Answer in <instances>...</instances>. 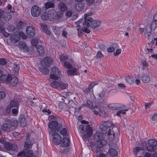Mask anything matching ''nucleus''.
Returning a JSON list of instances; mask_svg holds the SVG:
<instances>
[{
    "instance_id": "f257e3e1",
    "label": "nucleus",
    "mask_w": 157,
    "mask_h": 157,
    "mask_svg": "<svg viewBox=\"0 0 157 157\" xmlns=\"http://www.w3.org/2000/svg\"><path fill=\"white\" fill-rule=\"evenodd\" d=\"M113 127L112 123L110 121H103L100 125V129L102 131H105L106 134L108 136H111L112 139L114 138L115 135L112 130Z\"/></svg>"
},
{
    "instance_id": "f03ea898",
    "label": "nucleus",
    "mask_w": 157,
    "mask_h": 157,
    "mask_svg": "<svg viewBox=\"0 0 157 157\" xmlns=\"http://www.w3.org/2000/svg\"><path fill=\"white\" fill-rule=\"evenodd\" d=\"M48 20L52 21L59 22L62 19L63 13L61 11L56 12L54 9H51L48 11Z\"/></svg>"
},
{
    "instance_id": "7ed1b4c3",
    "label": "nucleus",
    "mask_w": 157,
    "mask_h": 157,
    "mask_svg": "<svg viewBox=\"0 0 157 157\" xmlns=\"http://www.w3.org/2000/svg\"><path fill=\"white\" fill-rule=\"evenodd\" d=\"M153 20L151 24H148L145 29V35L147 38L149 39L151 35L152 30H155L157 27V14L155 15Z\"/></svg>"
},
{
    "instance_id": "20e7f679",
    "label": "nucleus",
    "mask_w": 157,
    "mask_h": 157,
    "mask_svg": "<svg viewBox=\"0 0 157 157\" xmlns=\"http://www.w3.org/2000/svg\"><path fill=\"white\" fill-rule=\"evenodd\" d=\"M3 81L6 82L9 85L13 86H16L19 81L18 78L15 77H12L11 75L8 74L2 77Z\"/></svg>"
},
{
    "instance_id": "39448f33",
    "label": "nucleus",
    "mask_w": 157,
    "mask_h": 157,
    "mask_svg": "<svg viewBox=\"0 0 157 157\" xmlns=\"http://www.w3.org/2000/svg\"><path fill=\"white\" fill-rule=\"evenodd\" d=\"M49 133L53 137V140L55 144L58 145L59 144L62 140L61 136L59 133L55 132L53 130H51Z\"/></svg>"
},
{
    "instance_id": "423d86ee",
    "label": "nucleus",
    "mask_w": 157,
    "mask_h": 157,
    "mask_svg": "<svg viewBox=\"0 0 157 157\" xmlns=\"http://www.w3.org/2000/svg\"><path fill=\"white\" fill-rule=\"evenodd\" d=\"M92 14V12H91L87 13L84 14V21L82 23V25L83 26V31L85 32L86 33H89L90 32V30L87 29L90 25L89 23L88 22V21L89 17H88L91 15Z\"/></svg>"
},
{
    "instance_id": "0eeeda50",
    "label": "nucleus",
    "mask_w": 157,
    "mask_h": 157,
    "mask_svg": "<svg viewBox=\"0 0 157 157\" xmlns=\"http://www.w3.org/2000/svg\"><path fill=\"white\" fill-rule=\"evenodd\" d=\"M48 127L52 130H54L55 132L59 131L62 128V124L58 121H53L48 125Z\"/></svg>"
},
{
    "instance_id": "6e6552de",
    "label": "nucleus",
    "mask_w": 157,
    "mask_h": 157,
    "mask_svg": "<svg viewBox=\"0 0 157 157\" xmlns=\"http://www.w3.org/2000/svg\"><path fill=\"white\" fill-rule=\"evenodd\" d=\"M52 73L50 75V78L51 79L57 80L61 75V72L56 67H53L51 68Z\"/></svg>"
},
{
    "instance_id": "1a4fd4ad",
    "label": "nucleus",
    "mask_w": 157,
    "mask_h": 157,
    "mask_svg": "<svg viewBox=\"0 0 157 157\" xmlns=\"http://www.w3.org/2000/svg\"><path fill=\"white\" fill-rule=\"evenodd\" d=\"M80 132L81 134L92 132V129L90 125L87 124H82L79 126Z\"/></svg>"
},
{
    "instance_id": "9d476101",
    "label": "nucleus",
    "mask_w": 157,
    "mask_h": 157,
    "mask_svg": "<svg viewBox=\"0 0 157 157\" xmlns=\"http://www.w3.org/2000/svg\"><path fill=\"white\" fill-rule=\"evenodd\" d=\"M41 9L37 6L34 5L31 9V14L34 17H37L41 13Z\"/></svg>"
},
{
    "instance_id": "9b49d317",
    "label": "nucleus",
    "mask_w": 157,
    "mask_h": 157,
    "mask_svg": "<svg viewBox=\"0 0 157 157\" xmlns=\"http://www.w3.org/2000/svg\"><path fill=\"white\" fill-rule=\"evenodd\" d=\"M4 147L8 151H16L18 149V147L16 144L8 142L4 143Z\"/></svg>"
},
{
    "instance_id": "f8f14e48",
    "label": "nucleus",
    "mask_w": 157,
    "mask_h": 157,
    "mask_svg": "<svg viewBox=\"0 0 157 157\" xmlns=\"http://www.w3.org/2000/svg\"><path fill=\"white\" fill-rule=\"evenodd\" d=\"M26 32L28 37H33L35 35V29L31 26H28L26 28Z\"/></svg>"
},
{
    "instance_id": "ddd939ff",
    "label": "nucleus",
    "mask_w": 157,
    "mask_h": 157,
    "mask_svg": "<svg viewBox=\"0 0 157 157\" xmlns=\"http://www.w3.org/2000/svg\"><path fill=\"white\" fill-rule=\"evenodd\" d=\"M88 21L90 22L91 27L93 29L98 27L101 24L100 21L94 20L93 18L91 17H89Z\"/></svg>"
},
{
    "instance_id": "4468645a",
    "label": "nucleus",
    "mask_w": 157,
    "mask_h": 157,
    "mask_svg": "<svg viewBox=\"0 0 157 157\" xmlns=\"http://www.w3.org/2000/svg\"><path fill=\"white\" fill-rule=\"evenodd\" d=\"M20 102L19 99L14 98L10 101L9 107L10 108L13 107L18 108Z\"/></svg>"
},
{
    "instance_id": "2eb2a0df",
    "label": "nucleus",
    "mask_w": 157,
    "mask_h": 157,
    "mask_svg": "<svg viewBox=\"0 0 157 157\" xmlns=\"http://www.w3.org/2000/svg\"><path fill=\"white\" fill-rule=\"evenodd\" d=\"M82 20L81 19L78 21L76 22L75 23V24L76 25V26L77 27H79L77 29V30L78 32V34L79 36L82 35V31L84 32V31H83L82 29L83 28V26L82 25Z\"/></svg>"
},
{
    "instance_id": "dca6fc26",
    "label": "nucleus",
    "mask_w": 157,
    "mask_h": 157,
    "mask_svg": "<svg viewBox=\"0 0 157 157\" xmlns=\"http://www.w3.org/2000/svg\"><path fill=\"white\" fill-rule=\"evenodd\" d=\"M104 138V134L100 132H97L95 133L93 136V139L96 141L102 140Z\"/></svg>"
},
{
    "instance_id": "f3484780",
    "label": "nucleus",
    "mask_w": 157,
    "mask_h": 157,
    "mask_svg": "<svg viewBox=\"0 0 157 157\" xmlns=\"http://www.w3.org/2000/svg\"><path fill=\"white\" fill-rule=\"evenodd\" d=\"M52 62V59L49 57H46L41 61V64L44 67L48 66Z\"/></svg>"
},
{
    "instance_id": "a211bd4d",
    "label": "nucleus",
    "mask_w": 157,
    "mask_h": 157,
    "mask_svg": "<svg viewBox=\"0 0 157 157\" xmlns=\"http://www.w3.org/2000/svg\"><path fill=\"white\" fill-rule=\"evenodd\" d=\"M142 81L144 83H148L150 81V77L148 74L143 73L140 77Z\"/></svg>"
},
{
    "instance_id": "6ab92c4d",
    "label": "nucleus",
    "mask_w": 157,
    "mask_h": 157,
    "mask_svg": "<svg viewBox=\"0 0 157 157\" xmlns=\"http://www.w3.org/2000/svg\"><path fill=\"white\" fill-rule=\"evenodd\" d=\"M98 111L97 110H94L93 111V112L96 115L99 114V115L101 117H105L106 116V113L104 111L103 107H100L98 109Z\"/></svg>"
},
{
    "instance_id": "aec40b11",
    "label": "nucleus",
    "mask_w": 157,
    "mask_h": 157,
    "mask_svg": "<svg viewBox=\"0 0 157 157\" xmlns=\"http://www.w3.org/2000/svg\"><path fill=\"white\" fill-rule=\"evenodd\" d=\"M10 40L13 43H15L20 40V36L18 34H14L10 37Z\"/></svg>"
},
{
    "instance_id": "412c9836",
    "label": "nucleus",
    "mask_w": 157,
    "mask_h": 157,
    "mask_svg": "<svg viewBox=\"0 0 157 157\" xmlns=\"http://www.w3.org/2000/svg\"><path fill=\"white\" fill-rule=\"evenodd\" d=\"M25 118L24 115H20L19 118V121L20 123L21 126L22 127H25L26 125Z\"/></svg>"
},
{
    "instance_id": "4be33fe9",
    "label": "nucleus",
    "mask_w": 157,
    "mask_h": 157,
    "mask_svg": "<svg viewBox=\"0 0 157 157\" xmlns=\"http://www.w3.org/2000/svg\"><path fill=\"white\" fill-rule=\"evenodd\" d=\"M70 139L68 137H65L63 138L62 140V143L60 145L61 147L68 146L70 145Z\"/></svg>"
},
{
    "instance_id": "5701e85b",
    "label": "nucleus",
    "mask_w": 157,
    "mask_h": 157,
    "mask_svg": "<svg viewBox=\"0 0 157 157\" xmlns=\"http://www.w3.org/2000/svg\"><path fill=\"white\" fill-rule=\"evenodd\" d=\"M58 8L60 10L61 12L63 13V12L66 11L67 9V7L66 4L63 2H60L58 5Z\"/></svg>"
},
{
    "instance_id": "b1692460",
    "label": "nucleus",
    "mask_w": 157,
    "mask_h": 157,
    "mask_svg": "<svg viewBox=\"0 0 157 157\" xmlns=\"http://www.w3.org/2000/svg\"><path fill=\"white\" fill-rule=\"evenodd\" d=\"M5 121L6 123H4L1 126L2 129L4 131L9 130L11 128L10 126L7 119H6Z\"/></svg>"
},
{
    "instance_id": "393cba45",
    "label": "nucleus",
    "mask_w": 157,
    "mask_h": 157,
    "mask_svg": "<svg viewBox=\"0 0 157 157\" xmlns=\"http://www.w3.org/2000/svg\"><path fill=\"white\" fill-rule=\"evenodd\" d=\"M67 73L70 75H78L79 74V73L77 71V70L75 68H74L71 70H68L67 71Z\"/></svg>"
},
{
    "instance_id": "a878e982",
    "label": "nucleus",
    "mask_w": 157,
    "mask_h": 157,
    "mask_svg": "<svg viewBox=\"0 0 157 157\" xmlns=\"http://www.w3.org/2000/svg\"><path fill=\"white\" fill-rule=\"evenodd\" d=\"M36 50L39 55L40 56H43L44 55V49L41 45H38L36 47Z\"/></svg>"
},
{
    "instance_id": "bb28decb",
    "label": "nucleus",
    "mask_w": 157,
    "mask_h": 157,
    "mask_svg": "<svg viewBox=\"0 0 157 157\" xmlns=\"http://www.w3.org/2000/svg\"><path fill=\"white\" fill-rule=\"evenodd\" d=\"M96 141V145L99 148L102 147L103 146L106 145L107 143L106 141L104 139Z\"/></svg>"
},
{
    "instance_id": "cd10ccee",
    "label": "nucleus",
    "mask_w": 157,
    "mask_h": 157,
    "mask_svg": "<svg viewBox=\"0 0 157 157\" xmlns=\"http://www.w3.org/2000/svg\"><path fill=\"white\" fill-rule=\"evenodd\" d=\"M41 29L43 31L48 35L51 34V32L48 29L47 26L45 24H40Z\"/></svg>"
},
{
    "instance_id": "c85d7f7f",
    "label": "nucleus",
    "mask_w": 157,
    "mask_h": 157,
    "mask_svg": "<svg viewBox=\"0 0 157 157\" xmlns=\"http://www.w3.org/2000/svg\"><path fill=\"white\" fill-rule=\"evenodd\" d=\"M84 4L82 3H79L76 4L75 6V9L78 11H81L84 8Z\"/></svg>"
},
{
    "instance_id": "c756f323",
    "label": "nucleus",
    "mask_w": 157,
    "mask_h": 157,
    "mask_svg": "<svg viewBox=\"0 0 157 157\" xmlns=\"http://www.w3.org/2000/svg\"><path fill=\"white\" fill-rule=\"evenodd\" d=\"M12 18L11 14L9 13L5 12L2 18L6 21H8L10 20Z\"/></svg>"
},
{
    "instance_id": "7c9ffc66",
    "label": "nucleus",
    "mask_w": 157,
    "mask_h": 157,
    "mask_svg": "<svg viewBox=\"0 0 157 157\" xmlns=\"http://www.w3.org/2000/svg\"><path fill=\"white\" fill-rule=\"evenodd\" d=\"M126 82L128 84H132L134 82V79L130 76H128L126 77L125 78Z\"/></svg>"
},
{
    "instance_id": "2f4dec72",
    "label": "nucleus",
    "mask_w": 157,
    "mask_h": 157,
    "mask_svg": "<svg viewBox=\"0 0 157 157\" xmlns=\"http://www.w3.org/2000/svg\"><path fill=\"white\" fill-rule=\"evenodd\" d=\"M27 25L26 23L24 21H18L17 22V27L18 29L25 27Z\"/></svg>"
},
{
    "instance_id": "473e14b6",
    "label": "nucleus",
    "mask_w": 157,
    "mask_h": 157,
    "mask_svg": "<svg viewBox=\"0 0 157 157\" xmlns=\"http://www.w3.org/2000/svg\"><path fill=\"white\" fill-rule=\"evenodd\" d=\"M13 67L15 74L18 75L19 70V65L16 63H14L13 64Z\"/></svg>"
},
{
    "instance_id": "72a5a7b5",
    "label": "nucleus",
    "mask_w": 157,
    "mask_h": 157,
    "mask_svg": "<svg viewBox=\"0 0 157 157\" xmlns=\"http://www.w3.org/2000/svg\"><path fill=\"white\" fill-rule=\"evenodd\" d=\"M7 120L10 126V128H11L12 126L15 127L17 124L18 122L17 120H14L10 121V120L7 119Z\"/></svg>"
},
{
    "instance_id": "f704fd0d",
    "label": "nucleus",
    "mask_w": 157,
    "mask_h": 157,
    "mask_svg": "<svg viewBox=\"0 0 157 157\" xmlns=\"http://www.w3.org/2000/svg\"><path fill=\"white\" fill-rule=\"evenodd\" d=\"M109 153L112 156H115L117 155L118 152L115 149L113 148L110 149L109 150Z\"/></svg>"
},
{
    "instance_id": "c9c22d12",
    "label": "nucleus",
    "mask_w": 157,
    "mask_h": 157,
    "mask_svg": "<svg viewBox=\"0 0 157 157\" xmlns=\"http://www.w3.org/2000/svg\"><path fill=\"white\" fill-rule=\"evenodd\" d=\"M32 145V144L31 142L27 138L24 144L25 148L26 149H30Z\"/></svg>"
},
{
    "instance_id": "e433bc0d",
    "label": "nucleus",
    "mask_w": 157,
    "mask_h": 157,
    "mask_svg": "<svg viewBox=\"0 0 157 157\" xmlns=\"http://www.w3.org/2000/svg\"><path fill=\"white\" fill-rule=\"evenodd\" d=\"M148 143L149 145H151L155 147L157 145V141L154 139L149 140Z\"/></svg>"
},
{
    "instance_id": "4c0bfd02",
    "label": "nucleus",
    "mask_w": 157,
    "mask_h": 157,
    "mask_svg": "<svg viewBox=\"0 0 157 157\" xmlns=\"http://www.w3.org/2000/svg\"><path fill=\"white\" fill-rule=\"evenodd\" d=\"M54 4L53 2H47L45 4V7L46 9H48L50 8L54 7Z\"/></svg>"
},
{
    "instance_id": "58836bf2",
    "label": "nucleus",
    "mask_w": 157,
    "mask_h": 157,
    "mask_svg": "<svg viewBox=\"0 0 157 157\" xmlns=\"http://www.w3.org/2000/svg\"><path fill=\"white\" fill-rule=\"evenodd\" d=\"M42 67H43L40 68L39 69L40 71L44 75L48 74L49 72V70L45 67H44L42 66Z\"/></svg>"
},
{
    "instance_id": "ea45409f",
    "label": "nucleus",
    "mask_w": 157,
    "mask_h": 157,
    "mask_svg": "<svg viewBox=\"0 0 157 157\" xmlns=\"http://www.w3.org/2000/svg\"><path fill=\"white\" fill-rule=\"evenodd\" d=\"M108 108L112 110H117V106L115 104L112 103L108 104L107 105Z\"/></svg>"
},
{
    "instance_id": "a19ab883",
    "label": "nucleus",
    "mask_w": 157,
    "mask_h": 157,
    "mask_svg": "<svg viewBox=\"0 0 157 157\" xmlns=\"http://www.w3.org/2000/svg\"><path fill=\"white\" fill-rule=\"evenodd\" d=\"M51 86L54 88H57L60 86V83L55 81H52L51 83Z\"/></svg>"
},
{
    "instance_id": "79ce46f5",
    "label": "nucleus",
    "mask_w": 157,
    "mask_h": 157,
    "mask_svg": "<svg viewBox=\"0 0 157 157\" xmlns=\"http://www.w3.org/2000/svg\"><path fill=\"white\" fill-rule=\"evenodd\" d=\"M93 103L90 101H87L86 102V104H84L82 105L83 106H86V105L90 108L91 109H94V108L93 106Z\"/></svg>"
},
{
    "instance_id": "37998d69",
    "label": "nucleus",
    "mask_w": 157,
    "mask_h": 157,
    "mask_svg": "<svg viewBox=\"0 0 157 157\" xmlns=\"http://www.w3.org/2000/svg\"><path fill=\"white\" fill-rule=\"evenodd\" d=\"M61 89H66L68 88V84L62 82L60 83L59 87Z\"/></svg>"
},
{
    "instance_id": "c03bdc74",
    "label": "nucleus",
    "mask_w": 157,
    "mask_h": 157,
    "mask_svg": "<svg viewBox=\"0 0 157 157\" xmlns=\"http://www.w3.org/2000/svg\"><path fill=\"white\" fill-rule=\"evenodd\" d=\"M63 65L64 67L67 68H72V67L71 64L67 61L64 62Z\"/></svg>"
},
{
    "instance_id": "a18cd8bd",
    "label": "nucleus",
    "mask_w": 157,
    "mask_h": 157,
    "mask_svg": "<svg viewBox=\"0 0 157 157\" xmlns=\"http://www.w3.org/2000/svg\"><path fill=\"white\" fill-rule=\"evenodd\" d=\"M59 107L61 109H63L65 111H67V109H66V108H67V107L66 105L63 103H61L59 104Z\"/></svg>"
},
{
    "instance_id": "49530a36",
    "label": "nucleus",
    "mask_w": 157,
    "mask_h": 157,
    "mask_svg": "<svg viewBox=\"0 0 157 157\" xmlns=\"http://www.w3.org/2000/svg\"><path fill=\"white\" fill-rule=\"evenodd\" d=\"M20 48L21 49H25L27 48V45L25 44L23 42H20L19 44Z\"/></svg>"
},
{
    "instance_id": "de8ad7c7",
    "label": "nucleus",
    "mask_w": 157,
    "mask_h": 157,
    "mask_svg": "<svg viewBox=\"0 0 157 157\" xmlns=\"http://www.w3.org/2000/svg\"><path fill=\"white\" fill-rule=\"evenodd\" d=\"M41 19L44 21L48 20V14L46 13H43L41 16Z\"/></svg>"
},
{
    "instance_id": "09e8293b",
    "label": "nucleus",
    "mask_w": 157,
    "mask_h": 157,
    "mask_svg": "<svg viewBox=\"0 0 157 157\" xmlns=\"http://www.w3.org/2000/svg\"><path fill=\"white\" fill-rule=\"evenodd\" d=\"M142 64L143 65L142 69L143 70H144L148 66V64L146 60H143L142 61Z\"/></svg>"
},
{
    "instance_id": "8fccbe9b",
    "label": "nucleus",
    "mask_w": 157,
    "mask_h": 157,
    "mask_svg": "<svg viewBox=\"0 0 157 157\" xmlns=\"http://www.w3.org/2000/svg\"><path fill=\"white\" fill-rule=\"evenodd\" d=\"M31 43L33 46H36L38 43V39L36 38H34L31 40Z\"/></svg>"
},
{
    "instance_id": "3c124183",
    "label": "nucleus",
    "mask_w": 157,
    "mask_h": 157,
    "mask_svg": "<svg viewBox=\"0 0 157 157\" xmlns=\"http://www.w3.org/2000/svg\"><path fill=\"white\" fill-rule=\"evenodd\" d=\"M92 134V132H90V133H86L84 134H82V138L83 139L87 138L89 136H91Z\"/></svg>"
},
{
    "instance_id": "603ef678",
    "label": "nucleus",
    "mask_w": 157,
    "mask_h": 157,
    "mask_svg": "<svg viewBox=\"0 0 157 157\" xmlns=\"http://www.w3.org/2000/svg\"><path fill=\"white\" fill-rule=\"evenodd\" d=\"M18 35H19L20 38L21 37L22 39H25L27 38V36L25 35V34L22 32H20L19 33ZM20 39L21 38H20Z\"/></svg>"
},
{
    "instance_id": "864d4df0",
    "label": "nucleus",
    "mask_w": 157,
    "mask_h": 157,
    "mask_svg": "<svg viewBox=\"0 0 157 157\" xmlns=\"http://www.w3.org/2000/svg\"><path fill=\"white\" fill-rule=\"evenodd\" d=\"M26 153L24 151H22L19 153L17 155V157H25L26 156Z\"/></svg>"
},
{
    "instance_id": "5fc2aeb1",
    "label": "nucleus",
    "mask_w": 157,
    "mask_h": 157,
    "mask_svg": "<svg viewBox=\"0 0 157 157\" xmlns=\"http://www.w3.org/2000/svg\"><path fill=\"white\" fill-rule=\"evenodd\" d=\"M143 150V149H142V148L141 147H136L134 149L133 152H134V154H135L136 155L137 154V152L141 150Z\"/></svg>"
},
{
    "instance_id": "6e6d98bb",
    "label": "nucleus",
    "mask_w": 157,
    "mask_h": 157,
    "mask_svg": "<svg viewBox=\"0 0 157 157\" xmlns=\"http://www.w3.org/2000/svg\"><path fill=\"white\" fill-rule=\"evenodd\" d=\"M59 58L60 60L62 61H63L67 59V56L64 55H61L59 56Z\"/></svg>"
},
{
    "instance_id": "4d7b16f0",
    "label": "nucleus",
    "mask_w": 157,
    "mask_h": 157,
    "mask_svg": "<svg viewBox=\"0 0 157 157\" xmlns=\"http://www.w3.org/2000/svg\"><path fill=\"white\" fill-rule=\"evenodd\" d=\"M92 88L91 86V85H89L88 87L85 89L84 92L85 94L88 93L90 91Z\"/></svg>"
},
{
    "instance_id": "13d9d810",
    "label": "nucleus",
    "mask_w": 157,
    "mask_h": 157,
    "mask_svg": "<svg viewBox=\"0 0 157 157\" xmlns=\"http://www.w3.org/2000/svg\"><path fill=\"white\" fill-rule=\"evenodd\" d=\"M6 96L5 92L3 91H0V99H3Z\"/></svg>"
},
{
    "instance_id": "bf43d9fd",
    "label": "nucleus",
    "mask_w": 157,
    "mask_h": 157,
    "mask_svg": "<svg viewBox=\"0 0 157 157\" xmlns=\"http://www.w3.org/2000/svg\"><path fill=\"white\" fill-rule=\"evenodd\" d=\"M18 109H12V113L14 116H16L17 115L18 113Z\"/></svg>"
},
{
    "instance_id": "052dcab7",
    "label": "nucleus",
    "mask_w": 157,
    "mask_h": 157,
    "mask_svg": "<svg viewBox=\"0 0 157 157\" xmlns=\"http://www.w3.org/2000/svg\"><path fill=\"white\" fill-rule=\"evenodd\" d=\"M153 102L151 101L149 103H145V107L146 109L147 108H149L151 105L153 104Z\"/></svg>"
},
{
    "instance_id": "680f3d73",
    "label": "nucleus",
    "mask_w": 157,
    "mask_h": 157,
    "mask_svg": "<svg viewBox=\"0 0 157 157\" xmlns=\"http://www.w3.org/2000/svg\"><path fill=\"white\" fill-rule=\"evenodd\" d=\"M146 149L149 151H152L154 150V147L151 145H149L147 147Z\"/></svg>"
},
{
    "instance_id": "e2e57ef3",
    "label": "nucleus",
    "mask_w": 157,
    "mask_h": 157,
    "mask_svg": "<svg viewBox=\"0 0 157 157\" xmlns=\"http://www.w3.org/2000/svg\"><path fill=\"white\" fill-rule=\"evenodd\" d=\"M60 133L63 135L66 136L67 135V130L65 128H63L62 130L60 131Z\"/></svg>"
},
{
    "instance_id": "0e129e2a",
    "label": "nucleus",
    "mask_w": 157,
    "mask_h": 157,
    "mask_svg": "<svg viewBox=\"0 0 157 157\" xmlns=\"http://www.w3.org/2000/svg\"><path fill=\"white\" fill-rule=\"evenodd\" d=\"M121 49H117L115 52L113 53L114 55L115 56H116L120 54L121 52Z\"/></svg>"
},
{
    "instance_id": "69168bd1",
    "label": "nucleus",
    "mask_w": 157,
    "mask_h": 157,
    "mask_svg": "<svg viewBox=\"0 0 157 157\" xmlns=\"http://www.w3.org/2000/svg\"><path fill=\"white\" fill-rule=\"evenodd\" d=\"M149 45V46L147 47V49L148 50V51H149V50L152 51V46L154 44L153 43H151Z\"/></svg>"
},
{
    "instance_id": "338daca9",
    "label": "nucleus",
    "mask_w": 157,
    "mask_h": 157,
    "mask_svg": "<svg viewBox=\"0 0 157 157\" xmlns=\"http://www.w3.org/2000/svg\"><path fill=\"white\" fill-rule=\"evenodd\" d=\"M6 64V61L4 59H0V64L4 65Z\"/></svg>"
},
{
    "instance_id": "774afa93",
    "label": "nucleus",
    "mask_w": 157,
    "mask_h": 157,
    "mask_svg": "<svg viewBox=\"0 0 157 157\" xmlns=\"http://www.w3.org/2000/svg\"><path fill=\"white\" fill-rule=\"evenodd\" d=\"M111 46L113 48V50L115 51L116 49L118 48L119 47V45L116 43H113Z\"/></svg>"
}]
</instances>
